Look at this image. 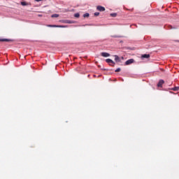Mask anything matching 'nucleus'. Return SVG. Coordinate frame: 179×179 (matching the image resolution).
Instances as JSON below:
<instances>
[{
	"mask_svg": "<svg viewBox=\"0 0 179 179\" xmlns=\"http://www.w3.org/2000/svg\"><path fill=\"white\" fill-rule=\"evenodd\" d=\"M106 62H107V64H109V65H115V63L111 59H106Z\"/></svg>",
	"mask_w": 179,
	"mask_h": 179,
	"instance_id": "nucleus-1",
	"label": "nucleus"
},
{
	"mask_svg": "<svg viewBox=\"0 0 179 179\" xmlns=\"http://www.w3.org/2000/svg\"><path fill=\"white\" fill-rule=\"evenodd\" d=\"M97 10H99V12H104V10H106V8L101 6H98L96 7Z\"/></svg>",
	"mask_w": 179,
	"mask_h": 179,
	"instance_id": "nucleus-2",
	"label": "nucleus"
},
{
	"mask_svg": "<svg viewBox=\"0 0 179 179\" xmlns=\"http://www.w3.org/2000/svg\"><path fill=\"white\" fill-rule=\"evenodd\" d=\"M163 85H164V80H160L157 84L158 87H163Z\"/></svg>",
	"mask_w": 179,
	"mask_h": 179,
	"instance_id": "nucleus-3",
	"label": "nucleus"
},
{
	"mask_svg": "<svg viewBox=\"0 0 179 179\" xmlns=\"http://www.w3.org/2000/svg\"><path fill=\"white\" fill-rule=\"evenodd\" d=\"M134 59H130L126 61L125 65H131V64H134Z\"/></svg>",
	"mask_w": 179,
	"mask_h": 179,
	"instance_id": "nucleus-4",
	"label": "nucleus"
},
{
	"mask_svg": "<svg viewBox=\"0 0 179 179\" xmlns=\"http://www.w3.org/2000/svg\"><path fill=\"white\" fill-rule=\"evenodd\" d=\"M48 27H61V28H64V27H66V26H64V25H48Z\"/></svg>",
	"mask_w": 179,
	"mask_h": 179,
	"instance_id": "nucleus-5",
	"label": "nucleus"
},
{
	"mask_svg": "<svg viewBox=\"0 0 179 179\" xmlns=\"http://www.w3.org/2000/svg\"><path fill=\"white\" fill-rule=\"evenodd\" d=\"M101 57H104L105 58H107V57H110V53L108 52H101Z\"/></svg>",
	"mask_w": 179,
	"mask_h": 179,
	"instance_id": "nucleus-6",
	"label": "nucleus"
},
{
	"mask_svg": "<svg viewBox=\"0 0 179 179\" xmlns=\"http://www.w3.org/2000/svg\"><path fill=\"white\" fill-rule=\"evenodd\" d=\"M62 22V23H66L68 24H71V23H72V21H71L69 20H64Z\"/></svg>",
	"mask_w": 179,
	"mask_h": 179,
	"instance_id": "nucleus-7",
	"label": "nucleus"
},
{
	"mask_svg": "<svg viewBox=\"0 0 179 179\" xmlns=\"http://www.w3.org/2000/svg\"><path fill=\"white\" fill-rule=\"evenodd\" d=\"M115 61L116 62H121V59L120 58V57H118V55H115Z\"/></svg>",
	"mask_w": 179,
	"mask_h": 179,
	"instance_id": "nucleus-8",
	"label": "nucleus"
},
{
	"mask_svg": "<svg viewBox=\"0 0 179 179\" xmlns=\"http://www.w3.org/2000/svg\"><path fill=\"white\" fill-rule=\"evenodd\" d=\"M0 41H6V42H9V41H12V40L10 39H8V38H0Z\"/></svg>",
	"mask_w": 179,
	"mask_h": 179,
	"instance_id": "nucleus-9",
	"label": "nucleus"
},
{
	"mask_svg": "<svg viewBox=\"0 0 179 179\" xmlns=\"http://www.w3.org/2000/svg\"><path fill=\"white\" fill-rule=\"evenodd\" d=\"M171 90H173V92H178L179 87H175L173 88H171Z\"/></svg>",
	"mask_w": 179,
	"mask_h": 179,
	"instance_id": "nucleus-10",
	"label": "nucleus"
},
{
	"mask_svg": "<svg viewBox=\"0 0 179 179\" xmlns=\"http://www.w3.org/2000/svg\"><path fill=\"white\" fill-rule=\"evenodd\" d=\"M142 58H150V55H147V54L143 55Z\"/></svg>",
	"mask_w": 179,
	"mask_h": 179,
	"instance_id": "nucleus-11",
	"label": "nucleus"
},
{
	"mask_svg": "<svg viewBox=\"0 0 179 179\" xmlns=\"http://www.w3.org/2000/svg\"><path fill=\"white\" fill-rule=\"evenodd\" d=\"M89 16H90V14H89V13H87L83 15L84 17H89Z\"/></svg>",
	"mask_w": 179,
	"mask_h": 179,
	"instance_id": "nucleus-12",
	"label": "nucleus"
},
{
	"mask_svg": "<svg viewBox=\"0 0 179 179\" xmlns=\"http://www.w3.org/2000/svg\"><path fill=\"white\" fill-rule=\"evenodd\" d=\"M21 5H22V6H27V3L25 1H22V2H21Z\"/></svg>",
	"mask_w": 179,
	"mask_h": 179,
	"instance_id": "nucleus-13",
	"label": "nucleus"
},
{
	"mask_svg": "<svg viewBox=\"0 0 179 179\" xmlns=\"http://www.w3.org/2000/svg\"><path fill=\"white\" fill-rule=\"evenodd\" d=\"M59 17V15H58V14L52 15V17Z\"/></svg>",
	"mask_w": 179,
	"mask_h": 179,
	"instance_id": "nucleus-14",
	"label": "nucleus"
},
{
	"mask_svg": "<svg viewBox=\"0 0 179 179\" xmlns=\"http://www.w3.org/2000/svg\"><path fill=\"white\" fill-rule=\"evenodd\" d=\"M80 16V15L79 14V13H77L74 15L75 17H79Z\"/></svg>",
	"mask_w": 179,
	"mask_h": 179,
	"instance_id": "nucleus-15",
	"label": "nucleus"
},
{
	"mask_svg": "<svg viewBox=\"0 0 179 179\" xmlns=\"http://www.w3.org/2000/svg\"><path fill=\"white\" fill-rule=\"evenodd\" d=\"M110 16H111L112 17H115L117 16V13H111V14H110Z\"/></svg>",
	"mask_w": 179,
	"mask_h": 179,
	"instance_id": "nucleus-16",
	"label": "nucleus"
},
{
	"mask_svg": "<svg viewBox=\"0 0 179 179\" xmlns=\"http://www.w3.org/2000/svg\"><path fill=\"white\" fill-rule=\"evenodd\" d=\"M115 72H121V69L118 68L117 69Z\"/></svg>",
	"mask_w": 179,
	"mask_h": 179,
	"instance_id": "nucleus-17",
	"label": "nucleus"
},
{
	"mask_svg": "<svg viewBox=\"0 0 179 179\" xmlns=\"http://www.w3.org/2000/svg\"><path fill=\"white\" fill-rule=\"evenodd\" d=\"M99 15H100V13L99 12L94 13V16H99Z\"/></svg>",
	"mask_w": 179,
	"mask_h": 179,
	"instance_id": "nucleus-18",
	"label": "nucleus"
},
{
	"mask_svg": "<svg viewBox=\"0 0 179 179\" xmlns=\"http://www.w3.org/2000/svg\"><path fill=\"white\" fill-rule=\"evenodd\" d=\"M36 1V2H41V1H43V0H35Z\"/></svg>",
	"mask_w": 179,
	"mask_h": 179,
	"instance_id": "nucleus-19",
	"label": "nucleus"
},
{
	"mask_svg": "<svg viewBox=\"0 0 179 179\" xmlns=\"http://www.w3.org/2000/svg\"><path fill=\"white\" fill-rule=\"evenodd\" d=\"M121 59H124V57H122Z\"/></svg>",
	"mask_w": 179,
	"mask_h": 179,
	"instance_id": "nucleus-20",
	"label": "nucleus"
},
{
	"mask_svg": "<svg viewBox=\"0 0 179 179\" xmlns=\"http://www.w3.org/2000/svg\"><path fill=\"white\" fill-rule=\"evenodd\" d=\"M178 43H179V41H178Z\"/></svg>",
	"mask_w": 179,
	"mask_h": 179,
	"instance_id": "nucleus-21",
	"label": "nucleus"
}]
</instances>
